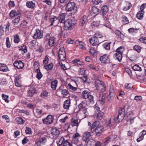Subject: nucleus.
<instances>
[{
  "label": "nucleus",
  "instance_id": "c9c22d12",
  "mask_svg": "<svg viewBox=\"0 0 146 146\" xmlns=\"http://www.w3.org/2000/svg\"><path fill=\"white\" fill-rule=\"evenodd\" d=\"M104 115V113L102 111L98 112L96 116L97 119L99 120L102 119Z\"/></svg>",
  "mask_w": 146,
  "mask_h": 146
},
{
  "label": "nucleus",
  "instance_id": "c85d7f7f",
  "mask_svg": "<svg viewBox=\"0 0 146 146\" xmlns=\"http://www.w3.org/2000/svg\"><path fill=\"white\" fill-rule=\"evenodd\" d=\"M66 21L69 23V25H71L72 27L76 23V21L74 19H68Z\"/></svg>",
  "mask_w": 146,
  "mask_h": 146
},
{
  "label": "nucleus",
  "instance_id": "79ce46f5",
  "mask_svg": "<svg viewBox=\"0 0 146 146\" xmlns=\"http://www.w3.org/2000/svg\"><path fill=\"white\" fill-rule=\"evenodd\" d=\"M144 11L143 10H141L139 11L137 14L136 17L137 18H142L143 17Z\"/></svg>",
  "mask_w": 146,
  "mask_h": 146
},
{
  "label": "nucleus",
  "instance_id": "4c0bfd02",
  "mask_svg": "<svg viewBox=\"0 0 146 146\" xmlns=\"http://www.w3.org/2000/svg\"><path fill=\"white\" fill-rule=\"evenodd\" d=\"M45 68L47 70H51L53 68V65L52 63H51L47 65H44Z\"/></svg>",
  "mask_w": 146,
  "mask_h": 146
},
{
  "label": "nucleus",
  "instance_id": "f8f14e48",
  "mask_svg": "<svg viewBox=\"0 0 146 146\" xmlns=\"http://www.w3.org/2000/svg\"><path fill=\"white\" fill-rule=\"evenodd\" d=\"M100 59L102 62L105 64H107L110 62L109 57L107 54H104L101 56Z\"/></svg>",
  "mask_w": 146,
  "mask_h": 146
},
{
  "label": "nucleus",
  "instance_id": "423d86ee",
  "mask_svg": "<svg viewBox=\"0 0 146 146\" xmlns=\"http://www.w3.org/2000/svg\"><path fill=\"white\" fill-rule=\"evenodd\" d=\"M59 59L61 61H64L66 59V54L64 49L61 48L59 50L58 53Z\"/></svg>",
  "mask_w": 146,
  "mask_h": 146
},
{
  "label": "nucleus",
  "instance_id": "473e14b6",
  "mask_svg": "<svg viewBox=\"0 0 146 146\" xmlns=\"http://www.w3.org/2000/svg\"><path fill=\"white\" fill-rule=\"evenodd\" d=\"M114 33L115 34L120 38L122 39L123 38V34L119 30H115Z\"/></svg>",
  "mask_w": 146,
  "mask_h": 146
},
{
  "label": "nucleus",
  "instance_id": "1a4fd4ad",
  "mask_svg": "<svg viewBox=\"0 0 146 146\" xmlns=\"http://www.w3.org/2000/svg\"><path fill=\"white\" fill-rule=\"evenodd\" d=\"M89 40L90 43L94 46L98 45L103 41L100 40L95 36L90 38Z\"/></svg>",
  "mask_w": 146,
  "mask_h": 146
},
{
  "label": "nucleus",
  "instance_id": "a211bd4d",
  "mask_svg": "<svg viewBox=\"0 0 146 146\" xmlns=\"http://www.w3.org/2000/svg\"><path fill=\"white\" fill-rule=\"evenodd\" d=\"M51 133L55 138L58 137L59 133V131L57 128H53L51 131Z\"/></svg>",
  "mask_w": 146,
  "mask_h": 146
},
{
  "label": "nucleus",
  "instance_id": "c03bdc74",
  "mask_svg": "<svg viewBox=\"0 0 146 146\" xmlns=\"http://www.w3.org/2000/svg\"><path fill=\"white\" fill-rule=\"evenodd\" d=\"M19 50H21L23 51L24 53H26L27 51V46L25 45L19 47Z\"/></svg>",
  "mask_w": 146,
  "mask_h": 146
},
{
  "label": "nucleus",
  "instance_id": "b1692460",
  "mask_svg": "<svg viewBox=\"0 0 146 146\" xmlns=\"http://www.w3.org/2000/svg\"><path fill=\"white\" fill-rule=\"evenodd\" d=\"M108 11V9L107 6L106 5L103 6L102 8L101 12L102 13L103 16L106 15Z\"/></svg>",
  "mask_w": 146,
  "mask_h": 146
},
{
  "label": "nucleus",
  "instance_id": "412c9836",
  "mask_svg": "<svg viewBox=\"0 0 146 146\" xmlns=\"http://www.w3.org/2000/svg\"><path fill=\"white\" fill-rule=\"evenodd\" d=\"M35 72L37 73L36 76V77L37 78L38 80H40L42 77V75L40 72L39 67H38L37 69L35 70Z\"/></svg>",
  "mask_w": 146,
  "mask_h": 146
},
{
  "label": "nucleus",
  "instance_id": "a18cd8bd",
  "mask_svg": "<svg viewBox=\"0 0 146 146\" xmlns=\"http://www.w3.org/2000/svg\"><path fill=\"white\" fill-rule=\"evenodd\" d=\"M79 124V122L78 119H74L71 123V125L73 127L74 126H78Z\"/></svg>",
  "mask_w": 146,
  "mask_h": 146
},
{
  "label": "nucleus",
  "instance_id": "cd10ccee",
  "mask_svg": "<svg viewBox=\"0 0 146 146\" xmlns=\"http://www.w3.org/2000/svg\"><path fill=\"white\" fill-rule=\"evenodd\" d=\"M26 5L27 7L29 8L33 9L35 6V3L33 1H28L26 3Z\"/></svg>",
  "mask_w": 146,
  "mask_h": 146
},
{
  "label": "nucleus",
  "instance_id": "a878e982",
  "mask_svg": "<svg viewBox=\"0 0 146 146\" xmlns=\"http://www.w3.org/2000/svg\"><path fill=\"white\" fill-rule=\"evenodd\" d=\"M0 71L3 72H7L8 70L7 66L5 65L4 64H1L0 63Z\"/></svg>",
  "mask_w": 146,
  "mask_h": 146
},
{
  "label": "nucleus",
  "instance_id": "8fccbe9b",
  "mask_svg": "<svg viewBox=\"0 0 146 146\" xmlns=\"http://www.w3.org/2000/svg\"><path fill=\"white\" fill-rule=\"evenodd\" d=\"M48 93L46 91L44 90L41 92L40 94V96L43 98H44L45 97H47L48 96Z\"/></svg>",
  "mask_w": 146,
  "mask_h": 146
},
{
  "label": "nucleus",
  "instance_id": "e2e57ef3",
  "mask_svg": "<svg viewBox=\"0 0 146 146\" xmlns=\"http://www.w3.org/2000/svg\"><path fill=\"white\" fill-rule=\"evenodd\" d=\"M96 50L94 47H91L89 50L90 53L92 55H94V53L96 52Z\"/></svg>",
  "mask_w": 146,
  "mask_h": 146
},
{
  "label": "nucleus",
  "instance_id": "09e8293b",
  "mask_svg": "<svg viewBox=\"0 0 146 146\" xmlns=\"http://www.w3.org/2000/svg\"><path fill=\"white\" fill-rule=\"evenodd\" d=\"M99 10L97 8L93 7L92 8V13L94 14H96V15L98 13Z\"/></svg>",
  "mask_w": 146,
  "mask_h": 146
},
{
  "label": "nucleus",
  "instance_id": "0e129e2a",
  "mask_svg": "<svg viewBox=\"0 0 146 146\" xmlns=\"http://www.w3.org/2000/svg\"><path fill=\"white\" fill-rule=\"evenodd\" d=\"M6 45L7 48H9L10 47L11 44L9 40V38L8 37H7L6 38Z\"/></svg>",
  "mask_w": 146,
  "mask_h": 146
},
{
  "label": "nucleus",
  "instance_id": "ddd939ff",
  "mask_svg": "<svg viewBox=\"0 0 146 146\" xmlns=\"http://www.w3.org/2000/svg\"><path fill=\"white\" fill-rule=\"evenodd\" d=\"M13 65L18 69H21L24 67V64L21 61L19 60H16L13 63Z\"/></svg>",
  "mask_w": 146,
  "mask_h": 146
},
{
  "label": "nucleus",
  "instance_id": "a19ab883",
  "mask_svg": "<svg viewBox=\"0 0 146 146\" xmlns=\"http://www.w3.org/2000/svg\"><path fill=\"white\" fill-rule=\"evenodd\" d=\"M64 141V138L62 137L59 139L58 141H56V143L58 145L60 146L62 144H63Z\"/></svg>",
  "mask_w": 146,
  "mask_h": 146
},
{
  "label": "nucleus",
  "instance_id": "39448f33",
  "mask_svg": "<svg viewBox=\"0 0 146 146\" xmlns=\"http://www.w3.org/2000/svg\"><path fill=\"white\" fill-rule=\"evenodd\" d=\"M66 10L68 11H72L75 13L76 11V7L73 2L69 3L66 5Z\"/></svg>",
  "mask_w": 146,
  "mask_h": 146
},
{
  "label": "nucleus",
  "instance_id": "c756f323",
  "mask_svg": "<svg viewBox=\"0 0 146 146\" xmlns=\"http://www.w3.org/2000/svg\"><path fill=\"white\" fill-rule=\"evenodd\" d=\"M91 93L87 90H84L82 92V96L84 98L86 99L88 97V96Z\"/></svg>",
  "mask_w": 146,
  "mask_h": 146
},
{
  "label": "nucleus",
  "instance_id": "58836bf2",
  "mask_svg": "<svg viewBox=\"0 0 146 146\" xmlns=\"http://www.w3.org/2000/svg\"><path fill=\"white\" fill-rule=\"evenodd\" d=\"M15 120L16 122L19 124H23L25 123L24 120L22 118L20 117H17L16 118Z\"/></svg>",
  "mask_w": 146,
  "mask_h": 146
},
{
  "label": "nucleus",
  "instance_id": "6e6552de",
  "mask_svg": "<svg viewBox=\"0 0 146 146\" xmlns=\"http://www.w3.org/2000/svg\"><path fill=\"white\" fill-rule=\"evenodd\" d=\"M57 90L58 92H61V94L64 97H65L69 94L67 88L63 85L61 86Z\"/></svg>",
  "mask_w": 146,
  "mask_h": 146
},
{
  "label": "nucleus",
  "instance_id": "f257e3e1",
  "mask_svg": "<svg viewBox=\"0 0 146 146\" xmlns=\"http://www.w3.org/2000/svg\"><path fill=\"white\" fill-rule=\"evenodd\" d=\"M125 115H124L118 114L116 117L115 115H112L110 118L109 122L108 124V125L111 126L115 123H119L121 121L124 119Z\"/></svg>",
  "mask_w": 146,
  "mask_h": 146
},
{
  "label": "nucleus",
  "instance_id": "5701e85b",
  "mask_svg": "<svg viewBox=\"0 0 146 146\" xmlns=\"http://www.w3.org/2000/svg\"><path fill=\"white\" fill-rule=\"evenodd\" d=\"M100 124V122L98 121H94L92 125L91 131L92 130L94 131V129L99 126V125Z\"/></svg>",
  "mask_w": 146,
  "mask_h": 146
},
{
  "label": "nucleus",
  "instance_id": "3c124183",
  "mask_svg": "<svg viewBox=\"0 0 146 146\" xmlns=\"http://www.w3.org/2000/svg\"><path fill=\"white\" fill-rule=\"evenodd\" d=\"M82 112L84 114L85 117H88V112L87 111V108H85L79 111Z\"/></svg>",
  "mask_w": 146,
  "mask_h": 146
},
{
  "label": "nucleus",
  "instance_id": "ea45409f",
  "mask_svg": "<svg viewBox=\"0 0 146 146\" xmlns=\"http://www.w3.org/2000/svg\"><path fill=\"white\" fill-rule=\"evenodd\" d=\"M132 68L134 71H141L142 70L141 67L136 64L133 66L132 67Z\"/></svg>",
  "mask_w": 146,
  "mask_h": 146
},
{
  "label": "nucleus",
  "instance_id": "4be33fe9",
  "mask_svg": "<svg viewBox=\"0 0 146 146\" xmlns=\"http://www.w3.org/2000/svg\"><path fill=\"white\" fill-rule=\"evenodd\" d=\"M58 82V81L56 80L52 81L51 83V86L53 90H56Z\"/></svg>",
  "mask_w": 146,
  "mask_h": 146
},
{
  "label": "nucleus",
  "instance_id": "0eeeda50",
  "mask_svg": "<svg viewBox=\"0 0 146 146\" xmlns=\"http://www.w3.org/2000/svg\"><path fill=\"white\" fill-rule=\"evenodd\" d=\"M54 120V117L51 115H48L47 117L42 119L43 123L47 125H49L52 123Z\"/></svg>",
  "mask_w": 146,
  "mask_h": 146
},
{
  "label": "nucleus",
  "instance_id": "dca6fc26",
  "mask_svg": "<svg viewBox=\"0 0 146 146\" xmlns=\"http://www.w3.org/2000/svg\"><path fill=\"white\" fill-rule=\"evenodd\" d=\"M133 113L132 111H130L127 112L126 114V116L127 117V118H126L127 121H131V120H133L134 118H133Z\"/></svg>",
  "mask_w": 146,
  "mask_h": 146
},
{
  "label": "nucleus",
  "instance_id": "4d7b16f0",
  "mask_svg": "<svg viewBox=\"0 0 146 146\" xmlns=\"http://www.w3.org/2000/svg\"><path fill=\"white\" fill-rule=\"evenodd\" d=\"M125 86L126 88L129 90H132L133 88V85L130 84H125Z\"/></svg>",
  "mask_w": 146,
  "mask_h": 146
},
{
  "label": "nucleus",
  "instance_id": "13d9d810",
  "mask_svg": "<svg viewBox=\"0 0 146 146\" xmlns=\"http://www.w3.org/2000/svg\"><path fill=\"white\" fill-rule=\"evenodd\" d=\"M2 97L3 99L5 101V102L8 103L9 102V101L7 100V98L9 97L8 96L4 94H2Z\"/></svg>",
  "mask_w": 146,
  "mask_h": 146
},
{
  "label": "nucleus",
  "instance_id": "f03ea898",
  "mask_svg": "<svg viewBox=\"0 0 146 146\" xmlns=\"http://www.w3.org/2000/svg\"><path fill=\"white\" fill-rule=\"evenodd\" d=\"M95 84L96 90L102 92L105 91L106 87L103 82L99 79H97L95 82Z\"/></svg>",
  "mask_w": 146,
  "mask_h": 146
},
{
  "label": "nucleus",
  "instance_id": "f3484780",
  "mask_svg": "<svg viewBox=\"0 0 146 146\" xmlns=\"http://www.w3.org/2000/svg\"><path fill=\"white\" fill-rule=\"evenodd\" d=\"M46 141L47 139L46 137H42L39 140L36 144L38 146H41L44 144Z\"/></svg>",
  "mask_w": 146,
  "mask_h": 146
},
{
  "label": "nucleus",
  "instance_id": "5fc2aeb1",
  "mask_svg": "<svg viewBox=\"0 0 146 146\" xmlns=\"http://www.w3.org/2000/svg\"><path fill=\"white\" fill-rule=\"evenodd\" d=\"M25 132L27 134H32L33 133L31 128L27 127L26 128Z\"/></svg>",
  "mask_w": 146,
  "mask_h": 146
},
{
  "label": "nucleus",
  "instance_id": "bf43d9fd",
  "mask_svg": "<svg viewBox=\"0 0 146 146\" xmlns=\"http://www.w3.org/2000/svg\"><path fill=\"white\" fill-rule=\"evenodd\" d=\"M127 5L124 7L123 10L125 11H127L130 9L131 6V4L129 3H127Z\"/></svg>",
  "mask_w": 146,
  "mask_h": 146
},
{
  "label": "nucleus",
  "instance_id": "603ef678",
  "mask_svg": "<svg viewBox=\"0 0 146 146\" xmlns=\"http://www.w3.org/2000/svg\"><path fill=\"white\" fill-rule=\"evenodd\" d=\"M14 37V42L16 43H18L20 41V38L19 35L18 34H17L15 35Z\"/></svg>",
  "mask_w": 146,
  "mask_h": 146
},
{
  "label": "nucleus",
  "instance_id": "bb28decb",
  "mask_svg": "<svg viewBox=\"0 0 146 146\" xmlns=\"http://www.w3.org/2000/svg\"><path fill=\"white\" fill-rule=\"evenodd\" d=\"M73 62L75 65H81L83 64L84 62L82 61H80L79 59H76L74 60Z\"/></svg>",
  "mask_w": 146,
  "mask_h": 146
},
{
  "label": "nucleus",
  "instance_id": "2eb2a0df",
  "mask_svg": "<svg viewBox=\"0 0 146 146\" xmlns=\"http://www.w3.org/2000/svg\"><path fill=\"white\" fill-rule=\"evenodd\" d=\"M90 133V132H86L84 133L83 135L82 138V141L85 143L88 141L90 137L91 136Z\"/></svg>",
  "mask_w": 146,
  "mask_h": 146
},
{
  "label": "nucleus",
  "instance_id": "2f4dec72",
  "mask_svg": "<svg viewBox=\"0 0 146 146\" xmlns=\"http://www.w3.org/2000/svg\"><path fill=\"white\" fill-rule=\"evenodd\" d=\"M71 25H69V23H67L66 21V22L64 25V29L66 31L71 30L72 28V27L71 26Z\"/></svg>",
  "mask_w": 146,
  "mask_h": 146
},
{
  "label": "nucleus",
  "instance_id": "e433bc0d",
  "mask_svg": "<svg viewBox=\"0 0 146 146\" xmlns=\"http://www.w3.org/2000/svg\"><path fill=\"white\" fill-rule=\"evenodd\" d=\"M86 104L85 102L82 101L81 103L78 105V108L79 109V111L86 108L85 106Z\"/></svg>",
  "mask_w": 146,
  "mask_h": 146
},
{
  "label": "nucleus",
  "instance_id": "69168bd1",
  "mask_svg": "<svg viewBox=\"0 0 146 146\" xmlns=\"http://www.w3.org/2000/svg\"><path fill=\"white\" fill-rule=\"evenodd\" d=\"M79 47L83 50L85 49V44L81 41H79Z\"/></svg>",
  "mask_w": 146,
  "mask_h": 146
},
{
  "label": "nucleus",
  "instance_id": "9b49d317",
  "mask_svg": "<svg viewBox=\"0 0 146 146\" xmlns=\"http://www.w3.org/2000/svg\"><path fill=\"white\" fill-rule=\"evenodd\" d=\"M104 129V128L103 126H100L94 129V131H91V132L92 133L95 132L96 133V135L99 136L102 133Z\"/></svg>",
  "mask_w": 146,
  "mask_h": 146
},
{
  "label": "nucleus",
  "instance_id": "49530a36",
  "mask_svg": "<svg viewBox=\"0 0 146 146\" xmlns=\"http://www.w3.org/2000/svg\"><path fill=\"white\" fill-rule=\"evenodd\" d=\"M110 42L105 43L103 45V46L104 48L107 50H109L110 48Z\"/></svg>",
  "mask_w": 146,
  "mask_h": 146
},
{
  "label": "nucleus",
  "instance_id": "20e7f679",
  "mask_svg": "<svg viewBox=\"0 0 146 146\" xmlns=\"http://www.w3.org/2000/svg\"><path fill=\"white\" fill-rule=\"evenodd\" d=\"M109 92V94L108 96L107 99L109 101H111L114 99L116 92L115 88L111 84L110 85Z\"/></svg>",
  "mask_w": 146,
  "mask_h": 146
},
{
  "label": "nucleus",
  "instance_id": "9d476101",
  "mask_svg": "<svg viewBox=\"0 0 146 146\" xmlns=\"http://www.w3.org/2000/svg\"><path fill=\"white\" fill-rule=\"evenodd\" d=\"M43 36V31L39 29H36V33L33 36L34 39H40L42 38Z\"/></svg>",
  "mask_w": 146,
  "mask_h": 146
},
{
  "label": "nucleus",
  "instance_id": "774afa93",
  "mask_svg": "<svg viewBox=\"0 0 146 146\" xmlns=\"http://www.w3.org/2000/svg\"><path fill=\"white\" fill-rule=\"evenodd\" d=\"M139 40L142 43L146 44V37H141L139 39Z\"/></svg>",
  "mask_w": 146,
  "mask_h": 146
},
{
  "label": "nucleus",
  "instance_id": "37998d69",
  "mask_svg": "<svg viewBox=\"0 0 146 146\" xmlns=\"http://www.w3.org/2000/svg\"><path fill=\"white\" fill-rule=\"evenodd\" d=\"M133 49L137 52L139 53L141 51V47L139 45H136L133 46Z\"/></svg>",
  "mask_w": 146,
  "mask_h": 146
},
{
  "label": "nucleus",
  "instance_id": "f704fd0d",
  "mask_svg": "<svg viewBox=\"0 0 146 146\" xmlns=\"http://www.w3.org/2000/svg\"><path fill=\"white\" fill-rule=\"evenodd\" d=\"M122 53H119L117 52L115 54V56L117 58L119 62H121V61L122 59Z\"/></svg>",
  "mask_w": 146,
  "mask_h": 146
},
{
  "label": "nucleus",
  "instance_id": "4468645a",
  "mask_svg": "<svg viewBox=\"0 0 146 146\" xmlns=\"http://www.w3.org/2000/svg\"><path fill=\"white\" fill-rule=\"evenodd\" d=\"M10 16L11 17H15V18H20L21 17V15L20 12L18 11L16 12L15 10H13L10 12Z\"/></svg>",
  "mask_w": 146,
  "mask_h": 146
},
{
  "label": "nucleus",
  "instance_id": "6e6d98bb",
  "mask_svg": "<svg viewBox=\"0 0 146 146\" xmlns=\"http://www.w3.org/2000/svg\"><path fill=\"white\" fill-rule=\"evenodd\" d=\"M125 48L123 46H120L116 50V51L119 53H122L124 51Z\"/></svg>",
  "mask_w": 146,
  "mask_h": 146
},
{
  "label": "nucleus",
  "instance_id": "7c9ffc66",
  "mask_svg": "<svg viewBox=\"0 0 146 146\" xmlns=\"http://www.w3.org/2000/svg\"><path fill=\"white\" fill-rule=\"evenodd\" d=\"M105 99V96L104 94H100L99 97V100L101 102L102 104L104 103Z\"/></svg>",
  "mask_w": 146,
  "mask_h": 146
},
{
  "label": "nucleus",
  "instance_id": "6ab92c4d",
  "mask_svg": "<svg viewBox=\"0 0 146 146\" xmlns=\"http://www.w3.org/2000/svg\"><path fill=\"white\" fill-rule=\"evenodd\" d=\"M70 99H68L64 103L63 105L64 108L65 109L68 110L70 106Z\"/></svg>",
  "mask_w": 146,
  "mask_h": 146
},
{
  "label": "nucleus",
  "instance_id": "aec40b11",
  "mask_svg": "<svg viewBox=\"0 0 146 146\" xmlns=\"http://www.w3.org/2000/svg\"><path fill=\"white\" fill-rule=\"evenodd\" d=\"M36 93V90L35 88H31L28 90L27 96L29 97H32Z\"/></svg>",
  "mask_w": 146,
  "mask_h": 146
},
{
  "label": "nucleus",
  "instance_id": "393cba45",
  "mask_svg": "<svg viewBox=\"0 0 146 146\" xmlns=\"http://www.w3.org/2000/svg\"><path fill=\"white\" fill-rule=\"evenodd\" d=\"M79 78L82 79V81L88 84L90 82V80L87 76H84L80 77Z\"/></svg>",
  "mask_w": 146,
  "mask_h": 146
},
{
  "label": "nucleus",
  "instance_id": "de8ad7c7",
  "mask_svg": "<svg viewBox=\"0 0 146 146\" xmlns=\"http://www.w3.org/2000/svg\"><path fill=\"white\" fill-rule=\"evenodd\" d=\"M19 80L17 78H15V84L16 86L20 87L21 86V85L19 82Z\"/></svg>",
  "mask_w": 146,
  "mask_h": 146
},
{
  "label": "nucleus",
  "instance_id": "680f3d73",
  "mask_svg": "<svg viewBox=\"0 0 146 146\" xmlns=\"http://www.w3.org/2000/svg\"><path fill=\"white\" fill-rule=\"evenodd\" d=\"M95 36L99 39H101L104 37L102 34L99 32H97L95 35Z\"/></svg>",
  "mask_w": 146,
  "mask_h": 146
},
{
  "label": "nucleus",
  "instance_id": "72a5a7b5",
  "mask_svg": "<svg viewBox=\"0 0 146 146\" xmlns=\"http://www.w3.org/2000/svg\"><path fill=\"white\" fill-rule=\"evenodd\" d=\"M87 146H94L95 143V141L94 140H88L86 142Z\"/></svg>",
  "mask_w": 146,
  "mask_h": 146
},
{
  "label": "nucleus",
  "instance_id": "7ed1b4c3",
  "mask_svg": "<svg viewBox=\"0 0 146 146\" xmlns=\"http://www.w3.org/2000/svg\"><path fill=\"white\" fill-rule=\"evenodd\" d=\"M56 38L53 36H51L50 33L47 34L44 38L45 41H48V44L50 47H52L56 42Z\"/></svg>",
  "mask_w": 146,
  "mask_h": 146
},
{
  "label": "nucleus",
  "instance_id": "864d4df0",
  "mask_svg": "<svg viewBox=\"0 0 146 146\" xmlns=\"http://www.w3.org/2000/svg\"><path fill=\"white\" fill-rule=\"evenodd\" d=\"M88 97L87 98L89 100V102L92 104L94 103V97L91 95V93Z\"/></svg>",
  "mask_w": 146,
  "mask_h": 146
},
{
  "label": "nucleus",
  "instance_id": "338daca9",
  "mask_svg": "<svg viewBox=\"0 0 146 146\" xmlns=\"http://www.w3.org/2000/svg\"><path fill=\"white\" fill-rule=\"evenodd\" d=\"M125 110L122 108H120L119 110L118 114L124 115L125 114Z\"/></svg>",
  "mask_w": 146,
  "mask_h": 146
},
{
  "label": "nucleus",
  "instance_id": "052dcab7",
  "mask_svg": "<svg viewBox=\"0 0 146 146\" xmlns=\"http://www.w3.org/2000/svg\"><path fill=\"white\" fill-rule=\"evenodd\" d=\"M63 146H73L72 144L68 140H65L63 143Z\"/></svg>",
  "mask_w": 146,
  "mask_h": 146
}]
</instances>
